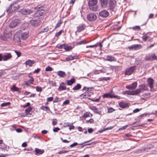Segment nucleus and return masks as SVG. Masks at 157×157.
Masks as SVG:
<instances>
[{
    "instance_id": "obj_22",
    "label": "nucleus",
    "mask_w": 157,
    "mask_h": 157,
    "mask_svg": "<svg viewBox=\"0 0 157 157\" xmlns=\"http://www.w3.org/2000/svg\"><path fill=\"white\" fill-rule=\"evenodd\" d=\"M28 32L27 31L22 32L21 33V38L23 40H25L28 38Z\"/></svg>"
},
{
    "instance_id": "obj_47",
    "label": "nucleus",
    "mask_w": 157,
    "mask_h": 157,
    "mask_svg": "<svg viewBox=\"0 0 157 157\" xmlns=\"http://www.w3.org/2000/svg\"><path fill=\"white\" fill-rule=\"evenodd\" d=\"M68 151H65L64 150H62L58 152V154H61L64 153H67Z\"/></svg>"
},
{
    "instance_id": "obj_30",
    "label": "nucleus",
    "mask_w": 157,
    "mask_h": 157,
    "mask_svg": "<svg viewBox=\"0 0 157 157\" xmlns=\"http://www.w3.org/2000/svg\"><path fill=\"white\" fill-rule=\"evenodd\" d=\"M91 141V140H89V141H87L85 142H84L83 143H80L79 144H78L77 143L75 142V143H73V144H71L70 145V147H72L74 146H75L77 145L78 144V145H82L83 144H84L90 142Z\"/></svg>"
},
{
    "instance_id": "obj_11",
    "label": "nucleus",
    "mask_w": 157,
    "mask_h": 157,
    "mask_svg": "<svg viewBox=\"0 0 157 157\" xmlns=\"http://www.w3.org/2000/svg\"><path fill=\"white\" fill-rule=\"evenodd\" d=\"M3 59L4 61H7L12 58V56L11 53H5L3 54Z\"/></svg>"
},
{
    "instance_id": "obj_44",
    "label": "nucleus",
    "mask_w": 157,
    "mask_h": 157,
    "mask_svg": "<svg viewBox=\"0 0 157 157\" xmlns=\"http://www.w3.org/2000/svg\"><path fill=\"white\" fill-rule=\"evenodd\" d=\"M149 38V36L146 35H145L142 37L143 40L145 41L147 40L148 38Z\"/></svg>"
},
{
    "instance_id": "obj_16",
    "label": "nucleus",
    "mask_w": 157,
    "mask_h": 157,
    "mask_svg": "<svg viewBox=\"0 0 157 157\" xmlns=\"http://www.w3.org/2000/svg\"><path fill=\"white\" fill-rule=\"evenodd\" d=\"M137 86V83L134 82L132 84L126 86V88L129 90H133L136 89Z\"/></svg>"
},
{
    "instance_id": "obj_14",
    "label": "nucleus",
    "mask_w": 157,
    "mask_h": 157,
    "mask_svg": "<svg viewBox=\"0 0 157 157\" xmlns=\"http://www.w3.org/2000/svg\"><path fill=\"white\" fill-rule=\"evenodd\" d=\"M153 82L154 80L151 78H149L148 79L147 83L148 85L151 89V90L152 91L153 90Z\"/></svg>"
},
{
    "instance_id": "obj_7",
    "label": "nucleus",
    "mask_w": 157,
    "mask_h": 157,
    "mask_svg": "<svg viewBox=\"0 0 157 157\" xmlns=\"http://www.w3.org/2000/svg\"><path fill=\"white\" fill-rule=\"evenodd\" d=\"M20 23V20L18 19L13 20L10 22L9 27L10 28H14Z\"/></svg>"
},
{
    "instance_id": "obj_51",
    "label": "nucleus",
    "mask_w": 157,
    "mask_h": 157,
    "mask_svg": "<svg viewBox=\"0 0 157 157\" xmlns=\"http://www.w3.org/2000/svg\"><path fill=\"white\" fill-rule=\"evenodd\" d=\"M98 44L97 43V44H95L93 45L87 46L86 47L87 48L96 47H97L98 46Z\"/></svg>"
},
{
    "instance_id": "obj_27",
    "label": "nucleus",
    "mask_w": 157,
    "mask_h": 157,
    "mask_svg": "<svg viewBox=\"0 0 157 157\" xmlns=\"http://www.w3.org/2000/svg\"><path fill=\"white\" fill-rule=\"evenodd\" d=\"M34 63L35 62L34 60H32L29 59L25 62V64L26 65H29L30 67H31Z\"/></svg>"
},
{
    "instance_id": "obj_39",
    "label": "nucleus",
    "mask_w": 157,
    "mask_h": 157,
    "mask_svg": "<svg viewBox=\"0 0 157 157\" xmlns=\"http://www.w3.org/2000/svg\"><path fill=\"white\" fill-rule=\"evenodd\" d=\"M32 109L31 107H29L25 109V111L26 113V115H27L32 111Z\"/></svg>"
},
{
    "instance_id": "obj_60",
    "label": "nucleus",
    "mask_w": 157,
    "mask_h": 157,
    "mask_svg": "<svg viewBox=\"0 0 157 157\" xmlns=\"http://www.w3.org/2000/svg\"><path fill=\"white\" fill-rule=\"evenodd\" d=\"M128 125H125V126H123L122 128H119V130H122V129H125L128 127Z\"/></svg>"
},
{
    "instance_id": "obj_17",
    "label": "nucleus",
    "mask_w": 157,
    "mask_h": 157,
    "mask_svg": "<svg viewBox=\"0 0 157 157\" xmlns=\"http://www.w3.org/2000/svg\"><path fill=\"white\" fill-rule=\"evenodd\" d=\"M86 28V25L84 24H81L77 27V31L76 32H80L81 31L84 30Z\"/></svg>"
},
{
    "instance_id": "obj_53",
    "label": "nucleus",
    "mask_w": 157,
    "mask_h": 157,
    "mask_svg": "<svg viewBox=\"0 0 157 157\" xmlns=\"http://www.w3.org/2000/svg\"><path fill=\"white\" fill-rule=\"evenodd\" d=\"M69 102H70V101L69 100H66V101H64L63 102V105H67L69 104Z\"/></svg>"
},
{
    "instance_id": "obj_18",
    "label": "nucleus",
    "mask_w": 157,
    "mask_h": 157,
    "mask_svg": "<svg viewBox=\"0 0 157 157\" xmlns=\"http://www.w3.org/2000/svg\"><path fill=\"white\" fill-rule=\"evenodd\" d=\"M123 93L124 94H127L128 95H137L136 90L133 91H123Z\"/></svg>"
},
{
    "instance_id": "obj_45",
    "label": "nucleus",
    "mask_w": 157,
    "mask_h": 157,
    "mask_svg": "<svg viewBox=\"0 0 157 157\" xmlns=\"http://www.w3.org/2000/svg\"><path fill=\"white\" fill-rule=\"evenodd\" d=\"M52 68L49 66H48L45 68V71H52Z\"/></svg>"
},
{
    "instance_id": "obj_3",
    "label": "nucleus",
    "mask_w": 157,
    "mask_h": 157,
    "mask_svg": "<svg viewBox=\"0 0 157 157\" xmlns=\"http://www.w3.org/2000/svg\"><path fill=\"white\" fill-rule=\"evenodd\" d=\"M19 7V5L16 2H14L10 5L8 9H6V11L8 13H11L17 10Z\"/></svg>"
},
{
    "instance_id": "obj_59",
    "label": "nucleus",
    "mask_w": 157,
    "mask_h": 157,
    "mask_svg": "<svg viewBox=\"0 0 157 157\" xmlns=\"http://www.w3.org/2000/svg\"><path fill=\"white\" fill-rule=\"evenodd\" d=\"M40 71V68H37L34 71L33 73H38Z\"/></svg>"
},
{
    "instance_id": "obj_62",
    "label": "nucleus",
    "mask_w": 157,
    "mask_h": 157,
    "mask_svg": "<svg viewBox=\"0 0 157 157\" xmlns=\"http://www.w3.org/2000/svg\"><path fill=\"white\" fill-rule=\"evenodd\" d=\"M48 31V30L46 29V28H44L43 30H41L40 32V33H44L45 32H46Z\"/></svg>"
},
{
    "instance_id": "obj_12",
    "label": "nucleus",
    "mask_w": 157,
    "mask_h": 157,
    "mask_svg": "<svg viewBox=\"0 0 157 157\" xmlns=\"http://www.w3.org/2000/svg\"><path fill=\"white\" fill-rule=\"evenodd\" d=\"M30 23L32 25L37 26L40 25V21L39 19L31 20Z\"/></svg>"
},
{
    "instance_id": "obj_26",
    "label": "nucleus",
    "mask_w": 157,
    "mask_h": 157,
    "mask_svg": "<svg viewBox=\"0 0 157 157\" xmlns=\"http://www.w3.org/2000/svg\"><path fill=\"white\" fill-rule=\"evenodd\" d=\"M101 6L102 7H106L107 5L108 2L107 0H100Z\"/></svg>"
},
{
    "instance_id": "obj_1",
    "label": "nucleus",
    "mask_w": 157,
    "mask_h": 157,
    "mask_svg": "<svg viewBox=\"0 0 157 157\" xmlns=\"http://www.w3.org/2000/svg\"><path fill=\"white\" fill-rule=\"evenodd\" d=\"M153 148V146L151 144L143 148L140 149H138L134 151L135 153L140 154L143 152H145L149 151Z\"/></svg>"
},
{
    "instance_id": "obj_52",
    "label": "nucleus",
    "mask_w": 157,
    "mask_h": 157,
    "mask_svg": "<svg viewBox=\"0 0 157 157\" xmlns=\"http://www.w3.org/2000/svg\"><path fill=\"white\" fill-rule=\"evenodd\" d=\"M62 33V30H60L59 32L56 33L55 35V36L58 37Z\"/></svg>"
},
{
    "instance_id": "obj_36",
    "label": "nucleus",
    "mask_w": 157,
    "mask_h": 157,
    "mask_svg": "<svg viewBox=\"0 0 157 157\" xmlns=\"http://www.w3.org/2000/svg\"><path fill=\"white\" fill-rule=\"evenodd\" d=\"M41 109L46 111H48V110L50 111V110L48 107V106H44L43 105H42L41 108Z\"/></svg>"
},
{
    "instance_id": "obj_57",
    "label": "nucleus",
    "mask_w": 157,
    "mask_h": 157,
    "mask_svg": "<svg viewBox=\"0 0 157 157\" xmlns=\"http://www.w3.org/2000/svg\"><path fill=\"white\" fill-rule=\"evenodd\" d=\"M49 83L50 84L52 85L53 86H55L56 84V83L55 82H53L52 81H49Z\"/></svg>"
},
{
    "instance_id": "obj_37",
    "label": "nucleus",
    "mask_w": 157,
    "mask_h": 157,
    "mask_svg": "<svg viewBox=\"0 0 157 157\" xmlns=\"http://www.w3.org/2000/svg\"><path fill=\"white\" fill-rule=\"evenodd\" d=\"M103 97L104 98H108V97L112 98L113 96L109 93H105L103 95Z\"/></svg>"
},
{
    "instance_id": "obj_50",
    "label": "nucleus",
    "mask_w": 157,
    "mask_h": 157,
    "mask_svg": "<svg viewBox=\"0 0 157 157\" xmlns=\"http://www.w3.org/2000/svg\"><path fill=\"white\" fill-rule=\"evenodd\" d=\"M66 61H69V60H73L72 57V56L70 55V56H69L68 57L66 58Z\"/></svg>"
},
{
    "instance_id": "obj_20",
    "label": "nucleus",
    "mask_w": 157,
    "mask_h": 157,
    "mask_svg": "<svg viewBox=\"0 0 157 157\" xmlns=\"http://www.w3.org/2000/svg\"><path fill=\"white\" fill-rule=\"evenodd\" d=\"M66 84L64 82H61L59 85V87L58 89V90L59 91H62L65 90L66 89V87L65 86Z\"/></svg>"
},
{
    "instance_id": "obj_21",
    "label": "nucleus",
    "mask_w": 157,
    "mask_h": 157,
    "mask_svg": "<svg viewBox=\"0 0 157 157\" xmlns=\"http://www.w3.org/2000/svg\"><path fill=\"white\" fill-rule=\"evenodd\" d=\"M21 13L24 15L29 14L32 12V11L29 9H23L21 11Z\"/></svg>"
},
{
    "instance_id": "obj_64",
    "label": "nucleus",
    "mask_w": 157,
    "mask_h": 157,
    "mask_svg": "<svg viewBox=\"0 0 157 157\" xmlns=\"http://www.w3.org/2000/svg\"><path fill=\"white\" fill-rule=\"evenodd\" d=\"M8 154H1L0 155V157H6V156H8Z\"/></svg>"
},
{
    "instance_id": "obj_49",
    "label": "nucleus",
    "mask_w": 157,
    "mask_h": 157,
    "mask_svg": "<svg viewBox=\"0 0 157 157\" xmlns=\"http://www.w3.org/2000/svg\"><path fill=\"white\" fill-rule=\"evenodd\" d=\"M10 102L3 103L1 104V106L2 107L5 106L7 105H10Z\"/></svg>"
},
{
    "instance_id": "obj_35",
    "label": "nucleus",
    "mask_w": 157,
    "mask_h": 157,
    "mask_svg": "<svg viewBox=\"0 0 157 157\" xmlns=\"http://www.w3.org/2000/svg\"><path fill=\"white\" fill-rule=\"evenodd\" d=\"M19 88L17 87H16L15 85H14L12 86L11 88V90L13 91H18Z\"/></svg>"
},
{
    "instance_id": "obj_8",
    "label": "nucleus",
    "mask_w": 157,
    "mask_h": 157,
    "mask_svg": "<svg viewBox=\"0 0 157 157\" xmlns=\"http://www.w3.org/2000/svg\"><path fill=\"white\" fill-rule=\"evenodd\" d=\"M140 88L136 90V92L137 94L141 92L142 90H147V86L144 84H141L140 85Z\"/></svg>"
},
{
    "instance_id": "obj_29",
    "label": "nucleus",
    "mask_w": 157,
    "mask_h": 157,
    "mask_svg": "<svg viewBox=\"0 0 157 157\" xmlns=\"http://www.w3.org/2000/svg\"><path fill=\"white\" fill-rule=\"evenodd\" d=\"M57 75L60 77L64 78L66 75V74L64 71H59L57 72Z\"/></svg>"
},
{
    "instance_id": "obj_61",
    "label": "nucleus",
    "mask_w": 157,
    "mask_h": 157,
    "mask_svg": "<svg viewBox=\"0 0 157 157\" xmlns=\"http://www.w3.org/2000/svg\"><path fill=\"white\" fill-rule=\"evenodd\" d=\"M141 109H136L135 110H133V112L134 113H136L139 112Z\"/></svg>"
},
{
    "instance_id": "obj_40",
    "label": "nucleus",
    "mask_w": 157,
    "mask_h": 157,
    "mask_svg": "<svg viewBox=\"0 0 157 157\" xmlns=\"http://www.w3.org/2000/svg\"><path fill=\"white\" fill-rule=\"evenodd\" d=\"M73 47L71 46H66L64 47V49L66 51H68L72 49Z\"/></svg>"
},
{
    "instance_id": "obj_38",
    "label": "nucleus",
    "mask_w": 157,
    "mask_h": 157,
    "mask_svg": "<svg viewBox=\"0 0 157 157\" xmlns=\"http://www.w3.org/2000/svg\"><path fill=\"white\" fill-rule=\"evenodd\" d=\"M90 113L89 112H87L84 113L83 117L84 118H87L88 117H90Z\"/></svg>"
},
{
    "instance_id": "obj_54",
    "label": "nucleus",
    "mask_w": 157,
    "mask_h": 157,
    "mask_svg": "<svg viewBox=\"0 0 157 157\" xmlns=\"http://www.w3.org/2000/svg\"><path fill=\"white\" fill-rule=\"evenodd\" d=\"M36 90L38 92H41L42 90V88L41 87L37 86L36 87Z\"/></svg>"
},
{
    "instance_id": "obj_46",
    "label": "nucleus",
    "mask_w": 157,
    "mask_h": 157,
    "mask_svg": "<svg viewBox=\"0 0 157 157\" xmlns=\"http://www.w3.org/2000/svg\"><path fill=\"white\" fill-rule=\"evenodd\" d=\"M94 121V120L92 118H91L89 120H87L86 121V122L87 123H93Z\"/></svg>"
},
{
    "instance_id": "obj_55",
    "label": "nucleus",
    "mask_w": 157,
    "mask_h": 157,
    "mask_svg": "<svg viewBox=\"0 0 157 157\" xmlns=\"http://www.w3.org/2000/svg\"><path fill=\"white\" fill-rule=\"evenodd\" d=\"M60 129L58 127H56L53 129V131L54 132H57L59 131Z\"/></svg>"
},
{
    "instance_id": "obj_10",
    "label": "nucleus",
    "mask_w": 157,
    "mask_h": 157,
    "mask_svg": "<svg viewBox=\"0 0 157 157\" xmlns=\"http://www.w3.org/2000/svg\"><path fill=\"white\" fill-rule=\"evenodd\" d=\"M109 9L113 11L115 6L116 2L115 0H109Z\"/></svg>"
},
{
    "instance_id": "obj_42",
    "label": "nucleus",
    "mask_w": 157,
    "mask_h": 157,
    "mask_svg": "<svg viewBox=\"0 0 157 157\" xmlns=\"http://www.w3.org/2000/svg\"><path fill=\"white\" fill-rule=\"evenodd\" d=\"M132 29L134 30L138 31L140 29V28L139 26H134Z\"/></svg>"
},
{
    "instance_id": "obj_33",
    "label": "nucleus",
    "mask_w": 157,
    "mask_h": 157,
    "mask_svg": "<svg viewBox=\"0 0 157 157\" xmlns=\"http://www.w3.org/2000/svg\"><path fill=\"white\" fill-rule=\"evenodd\" d=\"M150 96V94L149 93L145 94L142 95V98L143 99H145L148 98Z\"/></svg>"
},
{
    "instance_id": "obj_28",
    "label": "nucleus",
    "mask_w": 157,
    "mask_h": 157,
    "mask_svg": "<svg viewBox=\"0 0 157 157\" xmlns=\"http://www.w3.org/2000/svg\"><path fill=\"white\" fill-rule=\"evenodd\" d=\"M106 60L107 61H115L116 59L113 56H107L106 57Z\"/></svg>"
},
{
    "instance_id": "obj_24",
    "label": "nucleus",
    "mask_w": 157,
    "mask_h": 157,
    "mask_svg": "<svg viewBox=\"0 0 157 157\" xmlns=\"http://www.w3.org/2000/svg\"><path fill=\"white\" fill-rule=\"evenodd\" d=\"M89 108L91 109L92 110H93L94 113H98L99 114H101V111H95V110H97L98 109L95 106H92L91 107H89Z\"/></svg>"
},
{
    "instance_id": "obj_9",
    "label": "nucleus",
    "mask_w": 157,
    "mask_h": 157,
    "mask_svg": "<svg viewBox=\"0 0 157 157\" xmlns=\"http://www.w3.org/2000/svg\"><path fill=\"white\" fill-rule=\"evenodd\" d=\"M45 11L43 9L39 10L37 11L33 15L34 17H39L42 16L45 13Z\"/></svg>"
},
{
    "instance_id": "obj_34",
    "label": "nucleus",
    "mask_w": 157,
    "mask_h": 157,
    "mask_svg": "<svg viewBox=\"0 0 157 157\" xmlns=\"http://www.w3.org/2000/svg\"><path fill=\"white\" fill-rule=\"evenodd\" d=\"M81 87V85L79 84H78L72 88V90H77L80 89Z\"/></svg>"
},
{
    "instance_id": "obj_32",
    "label": "nucleus",
    "mask_w": 157,
    "mask_h": 157,
    "mask_svg": "<svg viewBox=\"0 0 157 157\" xmlns=\"http://www.w3.org/2000/svg\"><path fill=\"white\" fill-rule=\"evenodd\" d=\"M13 40L15 42L18 43L20 41V39L17 35H14L13 38Z\"/></svg>"
},
{
    "instance_id": "obj_25",
    "label": "nucleus",
    "mask_w": 157,
    "mask_h": 157,
    "mask_svg": "<svg viewBox=\"0 0 157 157\" xmlns=\"http://www.w3.org/2000/svg\"><path fill=\"white\" fill-rule=\"evenodd\" d=\"M75 82V80L74 78H72L70 80L67 81V85L71 86Z\"/></svg>"
},
{
    "instance_id": "obj_58",
    "label": "nucleus",
    "mask_w": 157,
    "mask_h": 157,
    "mask_svg": "<svg viewBox=\"0 0 157 157\" xmlns=\"http://www.w3.org/2000/svg\"><path fill=\"white\" fill-rule=\"evenodd\" d=\"M15 52L17 56L18 57H20L21 56V53L20 52H18L16 50H15Z\"/></svg>"
},
{
    "instance_id": "obj_6",
    "label": "nucleus",
    "mask_w": 157,
    "mask_h": 157,
    "mask_svg": "<svg viewBox=\"0 0 157 157\" xmlns=\"http://www.w3.org/2000/svg\"><path fill=\"white\" fill-rule=\"evenodd\" d=\"M145 59L147 61H152L154 60H157V57L155 54L152 53L147 55Z\"/></svg>"
},
{
    "instance_id": "obj_31",
    "label": "nucleus",
    "mask_w": 157,
    "mask_h": 157,
    "mask_svg": "<svg viewBox=\"0 0 157 157\" xmlns=\"http://www.w3.org/2000/svg\"><path fill=\"white\" fill-rule=\"evenodd\" d=\"M119 105V106L122 108H125L128 106V105L127 104L122 102H120Z\"/></svg>"
},
{
    "instance_id": "obj_2",
    "label": "nucleus",
    "mask_w": 157,
    "mask_h": 157,
    "mask_svg": "<svg viewBox=\"0 0 157 157\" xmlns=\"http://www.w3.org/2000/svg\"><path fill=\"white\" fill-rule=\"evenodd\" d=\"M97 3L98 0H90L89 5L90 9L94 11L97 10L98 8Z\"/></svg>"
},
{
    "instance_id": "obj_41",
    "label": "nucleus",
    "mask_w": 157,
    "mask_h": 157,
    "mask_svg": "<svg viewBox=\"0 0 157 157\" xmlns=\"http://www.w3.org/2000/svg\"><path fill=\"white\" fill-rule=\"evenodd\" d=\"M62 21H61V20H59L58 21L57 23L55 29H56L57 28V27H59L60 26L61 24H62Z\"/></svg>"
},
{
    "instance_id": "obj_63",
    "label": "nucleus",
    "mask_w": 157,
    "mask_h": 157,
    "mask_svg": "<svg viewBox=\"0 0 157 157\" xmlns=\"http://www.w3.org/2000/svg\"><path fill=\"white\" fill-rule=\"evenodd\" d=\"M91 88L87 87H84L83 88V90H85L86 91H88L89 90V89H91Z\"/></svg>"
},
{
    "instance_id": "obj_48",
    "label": "nucleus",
    "mask_w": 157,
    "mask_h": 157,
    "mask_svg": "<svg viewBox=\"0 0 157 157\" xmlns=\"http://www.w3.org/2000/svg\"><path fill=\"white\" fill-rule=\"evenodd\" d=\"M113 29L114 30H119L121 28V27H117V25H115L113 26Z\"/></svg>"
},
{
    "instance_id": "obj_19",
    "label": "nucleus",
    "mask_w": 157,
    "mask_h": 157,
    "mask_svg": "<svg viewBox=\"0 0 157 157\" xmlns=\"http://www.w3.org/2000/svg\"><path fill=\"white\" fill-rule=\"evenodd\" d=\"M28 77L30 79L28 81L25 82V84L27 85H29L33 84L34 81V79L30 75H29Z\"/></svg>"
},
{
    "instance_id": "obj_4",
    "label": "nucleus",
    "mask_w": 157,
    "mask_h": 157,
    "mask_svg": "<svg viewBox=\"0 0 157 157\" xmlns=\"http://www.w3.org/2000/svg\"><path fill=\"white\" fill-rule=\"evenodd\" d=\"M136 68V66H135L126 68L124 74L125 75H130L133 73L135 70Z\"/></svg>"
},
{
    "instance_id": "obj_23",
    "label": "nucleus",
    "mask_w": 157,
    "mask_h": 157,
    "mask_svg": "<svg viewBox=\"0 0 157 157\" xmlns=\"http://www.w3.org/2000/svg\"><path fill=\"white\" fill-rule=\"evenodd\" d=\"M34 151L35 152V154L37 155L43 154L44 152V150L43 149L42 150L36 148H35Z\"/></svg>"
},
{
    "instance_id": "obj_13",
    "label": "nucleus",
    "mask_w": 157,
    "mask_h": 157,
    "mask_svg": "<svg viewBox=\"0 0 157 157\" xmlns=\"http://www.w3.org/2000/svg\"><path fill=\"white\" fill-rule=\"evenodd\" d=\"M142 47V45L139 44H134L128 47V48L130 49H134V50H137L141 49Z\"/></svg>"
},
{
    "instance_id": "obj_5",
    "label": "nucleus",
    "mask_w": 157,
    "mask_h": 157,
    "mask_svg": "<svg viewBox=\"0 0 157 157\" xmlns=\"http://www.w3.org/2000/svg\"><path fill=\"white\" fill-rule=\"evenodd\" d=\"M87 18L88 20L90 21H93L96 20L97 18L96 14L93 13H90L87 16Z\"/></svg>"
},
{
    "instance_id": "obj_56",
    "label": "nucleus",
    "mask_w": 157,
    "mask_h": 157,
    "mask_svg": "<svg viewBox=\"0 0 157 157\" xmlns=\"http://www.w3.org/2000/svg\"><path fill=\"white\" fill-rule=\"evenodd\" d=\"M85 43V41L84 40H82V41H79V42H78L77 43V44H84Z\"/></svg>"
},
{
    "instance_id": "obj_15",
    "label": "nucleus",
    "mask_w": 157,
    "mask_h": 157,
    "mask_svg": "<svg viewBox=\"0 0 157 157\" xmlns=\"http://www.w3.org/2000/svg\"><path fill=\"white\" fill-rule=\"evenodd\" d=\"M99 15L103 17H106L109 15V12L106 10H103L99 13Z\"/></svg>"
},
{
    "instance_id": "obj_43",
    "label": "nucleus",
    "mask_w": 157,
    "mask_h": 157,
    "mask_svg": "<svg viewBox=\"0 0 157 157\" xmlns=\"http://www.w3.org/2000/svg\"><path fill=\"white\" fill-rule=\"evenodd\" d=\"M57 121L56 119H54L52 120V124L53 125H55L57 124Z\"/></svg>"
}]
</instances>
